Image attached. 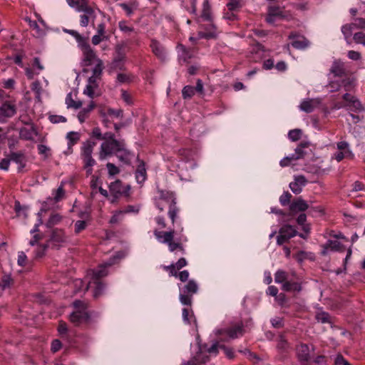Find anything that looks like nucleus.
Returning <instances> with one entry per match:
<instances>
[{"mask_svg":"<svg viewBox=\"0 0 365 365\" xmlns=\"http://www.w3.org/2000/svg\"><path fill=\"white\" fill-rule=\"evenodd\" d=\"M114 264L113 260H109L100 264L96 269L92 271V277L85 287L87 291L89 289H93V296L94 298L98 297L102 294L105 289V284L101 282V278L108 274V268Z\"/></svg>","mask_w":365,"mask_h":365,"instance_id":"f257e3e1","label":"nucleus"},{"mask_svg":"<svg viewBox=\"0 0 365 365\" xmlns=\"http://www.w3.org/2000/svg\"><path fill=\"white\" fill-rule=\"evenodd\" d=\"M175 231L173 229L170 231L163 232L155 230L154 235L156 239L162 243L167 244L170 252L179 250L182 253L185 252L183 242H187V239L185 236L181 235L174 241Z\"/></svg>","mask_w":365,"mask_h":365,"instance_id":"f03ea898","label":"nucleus"},{"mask_svg":"<svg viewBox=\"0 0 365 365\" xmlns=\"http://www.w3.org/2000/svg\"><path fill=\"white\" fill-rule=\"evenodd\" d=\"M73 304L76 310L71 314L70 321L75 326L87 324L90 320V315L87 312V304L80 300H76Z\"/></svg>","mask_w":365,"mask_h":365,"instance_id":"7ed1b4c3","label":"nucleus"},{"mask_svg":"<svg viewBox=\"0 0 365 365\" xmlns=\"http://www.w3.org/2000/svg\"><path fill=\"white\" fill-rule=\"evenodd\" d=\"M159 199L165 201L168 205V215L171 220L172 224L174 225L180 212L179 207L177 206L176 198L173 192L159 190Z\"/></svg>","mask_w":365,"mask_h":365,"instance_id":"20e7f679","label":"nucleus"},{"mask_svg":"<svg viewBox=\"0 0 365 365\" xmlns=\"http://www.w3.org/2000/svg\"><path fill=\"white\" fill-rule=\"evenodd\" d=\"M78 12H82L79 16L80 25L82 27H87L90 22L94 24L96 18V13L93 7L89 3H83L78 6L74 7Z\"/></svg>","mask_w":365,"mask_h":365,"instance_id":"39448f33","label":"nucleus"},{"mask_svg":"<svg viewBox=\"0 0 365 365\" xmlns=\"http://www.w3.org/2000/svg\"><path fill=\"white\" fill-rule=\"evenodd\" d=\"M180 289V301L183 305L191 306L193 294L197 293L198 286L193 279L189 280L187 283Z\"/></svg>","mask_w":365,"mask_h":365,"instance_id":"423d86ee","label":"nucleus"},{"mask_svg":"<svg viewBox=\"0 0 365 365\" xmlns=\"http://www.w3.org/2000/svg\"><path fill=\"white\" fill-rule=\"evenodd\" d=\"M103 140L104 142L101 145L99 151V159L101 160L113 155V148L115 145L113 143L118 141L115 139V135L110 132H106L103 134Z\"/></svg>","mask_w":365,"mask_h":365,"instance_id":"0eeeda50","label":"nucleus"},{"mask_svg":"<svg viewBox=\"0 0 365 365\" xmlns=\"http://www.w3.org/2000/svg\"><path fill=\"white\" fill-rule=\"evenodd\" d=\"M219 335H226L229 339H234L244 334L245 330L243 329L242 322H237L232 324L226 329H222L217 331Z\"/></svg>","mask_w":365,"mask_h":365,"instance_id":"6e6552de","label":"nucleus"},{"mask_svg":"<svg viewBox=\"0 0 365 365\" xmlns=\"http://www.w3.org/2000/svg\"><path fill=\"white\" fill-rule=\"evenodd\" d=\"M314 351V347L307 344L301 343L296 347V351L298 359L302 365H312L310 364L311 352Z\"/></svg>","mask_w":365,"mask_h":365,"instance_id":"1a4fd4ad","label":"nucleus"},{"mask_svg":"<svg viewBox=\"0 0 365 365\" xmlns=\"http://www.w3.org/2000/svg\"><path fill=\"white\" fill-rule=\"evenodd\" d=\"M113 144L115 145V147L113 148V154H115L121 162L125 164H129L130 161V153L126 149L124 140L114 141Z\"/></svg>","mask_w":365,"mask_h":365,"instance_id":"9d476101","label":"nucleus"},{"mask_svg":"<svg viewBox=\"0 0 365 365\" xmlns=\"http://www.w3.org/2000/svg\"><path fill=\"white\" fill-rule=\"evenodd\" d=\"M108 188L110 195H121L125 197L130 196V186L124 185L120 180H115L110 182Z\"/></svg>","mask_w":365,"mask_h":365,"instance_id":"9b49d317","label":"nucleus"},{"mask_svg":"<svg viewBox=\"0 0 365 365\" xmlns=\"http://www.w3.org/2000/svg\"><path fill=\"white\" fill-rule=\"evenodd\" d=\"M83 53V61L85 66H91V64L96 63L98 57L96 52L91 48L88 42L83 44L79 47Z\"/></svg>","mask_w":365,"mask_h":365,"instance_id":"f8f14e48","label":"nucleus"},{"mask_svg":"<svg viewBox=\"0 0 365 365\" xmlns=\"http://www.w3.org/2000/svg\"><path fill=\"white\" fill-rule=\"evenodd\" d=\"M16 113V105L11 101L4 102L0 106V122L5 121L6 118L14 116Z\"/></svg>","mask_w":365,"mask_h":365,"instance_id":"ddd939ff","label":"nucleus"},{"mask_svg":"<svg viewBox=\"0 0 365 365\" xmlns=\"http://www.w3.org/2000/svg\"><path fill=\"white\" fill-rule=\"evenodd\" d=\"M289 38L292 40L291 44L296 49H305L309 46V40L298 33H290Z\"/></svg>","mask_w":365,"mask_h":365,"instance_id":"4468645a","label":"nucleus"},{"mask_svg":"<svg viewBox=\"0 0 365 365\" xmlns=\"http://www.w3.org/2000/svg\"><path fill=\"white\" fill-rule=\"evenodd\" d=\"M198 31V37L200 38H215L217 37L216 26L211 22L207 25H200Z\"/></svg>","mask_w":365,"mask_h":365,"instance_id":"2eb2a0df","label":"nucleus"},{"mask_svg":"<svg viewBox=\"0 0 365 365\" xmlns=\"http://www.w3.org/2000/svg\"><path fill=\"white\" fill-rule=\"evenodd\" d=\"M30 125V128L23 127L19 130V137L21 139L32 141L34 140V137L38 135L36 125L34 124Z\"/></svg>","mask_w":365,"mask_h":365,"instance_id":"dca6fc26","label":"nucleus"},{"mask_svg":"<svg viewBox=\"0 0 365 365\" xmlns=\"http://www.w3.org/2000/svg\"><path fill=\"white\" fill-rule=\"evenodd\" d=\"M153 54L160 61L166 58V51L164 46L157 40L152 39L150 45Z\"/></svg>","mask_w":365,"mask_h":365,"instance_id":"f3484780","label":"nucleus"},{"mask_svg":"<svg viewBox=\"0 0 365 365\" xmlns=\"http://www.w3.org/2000/svg\"><path fill=\"white\" fill-rule=\"evenodd\" d=\"M330 73L336 77L345 76L346 71L344 62L340 60H335L330 68Z\"/></svg>","mask_w":365,"mask_h":365,"instance_id":"a211bd4d","label":"nucleus"},{"mask_svg":"<svg viewBox=\"0 0 365 365\" xmlns=\"http://www.w3.org/2000/svg\"><path fill=\"white\" fill-rule=\"evenodd\" d=\"M319 104L320 101L317 98L307 99L301 103L299 108L306 113H312Z\"/></svg>","mask_w":365,"mask_h":365,"instance_id":"6ab92c4d","label":"nucleus"},{"mask_svg":"<svg viewBox=\"0 0 365 365\" xmlns=\"http://www.w3.org/2000/svg\"><path fill=\"white\" fill-rule=\"evenodd\" d=\"M307 183V180L303 175H297L294 178V182L289 184V187L292 191L295 194H299L302 192V187Z\"/></svg>","mask_w":365,"mask_h":365,"instance_id":"aec40b11","label":"nucleus"},{"mask_svg":"<svg viewBox=\"0 0 365 365\" xmlns=\"http://www.w3.org/2000/svg\"><path fill=\"white\" fill-rule=\"evenodd\" d=\"M307 202L302 198L292 201L289 205V210L292 212H304L309 208Z\"/></svg>","mask_w":365,"mask_h":365,"instance_id":"412c9836","label":"nucleus"},{"mask_svg":"<svg viewBox=\"0 0 365 365\" xmlns=\"http://www.w3.org/2000/svg\"><path fill=\"white\" fill-rule=\"evenodd\" d=\"M10 159L11 161H14L19 165V172H21L22 170L25 168L26 159L24 153L13 152L10 154Z\"/></svg>","mask_w":365,"mask_h":365,"instance_id":"4be33fe9","label":"nucleus"},{"mask_svg":"<svg viewBox=\"0 0 365 365\" xmlns=\"http://www.w3.org/2000/svg\"><path fill=\"white\" fill-rule=\"evenodd\" d=\"M306 221H307V215L304 213L300 214L297 219V222L298 225L302 226V230L304 232V233L299 234V237H301L303 239H307L308 237V235L310 232V226H309V225L305 223Z\"/></svg>","mask_w":365,"mask_h":365,"instance_id":"5701e85b","label":"nucleus"},{"mask_svg":"<svg viewBox=\"0 0 365 365\" xmlns=\"http://www.w3.org/2000/svg\"><path fill=\"white\" fill-rule=\"evenodd\" d=\"M323 250L322 254L325 255L328 250L339 251L342 248V245L337 240H328L322 246Z\"/></svg>","mask_w":365,"mask_h":365,"instance_id":"b1692460","label":"nucleus"},{"mask_svg":"<svg viewBox=\"0 0 365 365\" xmlns=\"http://www.w3.org/2000/svg\"><path fill=\"white\" fill-rule=\"evenodd\" d=\"M139 164L138 165L135 171V178L138 183H143L147 178V173L145 167V163L143 160H138Z\"/></svg>","mask_w":365,"mask_h":365,"instance_id":"393cba45","label":"nucleus"},{"mask_svg":"<svg viewBox=\"0 0 365 365\" xmlns=\"http://www.w3.org/2000/svg\"><path fill=\"white\" fill-rule=\"evenodd\" d=\"M208 360L209 356L207 354L200 352L197 354V355L195 356L190 361H188L186 363H184L182 365H200L201 364L207 362Z\"/></svg>","mask_w":365,"mask_h":365,"instance_id":"a878e982","label":"nucleus"},{"mask_svg":"<svg viewBox=\"0 0 365 365\" xmlns=\"http://www.w3.org/2000/svg\"><path fill=\"white\" fill-rule=\"evenodd\" d=\"M96 143L91 139H89L83 143L82 146V156L89 157L92 156L93 148L96 146Z\"/></svg>","mask_w":365,"mask_h":365,"instance_id":"bb28decb","label":"nucleus"},{"mask_svg":"<svg viewBox=\"0 0 365 365\" xmlns=\"http://www.w3.org/2000/svg\"><path fill=\"white\" fill-rule=\"evenodd\" d=\"M282 288L286 292L295 291L299 292L302 290L301 284L298 282H292L291 279L285 282V283L282 284Z\"/></svg>","mask_w":365,"mask_h":365,"instance_id":"cd10ccee","label":"nucleus"},{"mask_svg":"<svg viewBox=\"0 0 365 365\" xmlns=\"http://www.w3.org/2000/svg\"><path fill=\"white\" fill-rule=\"evenodd\" d=\"M201 18L209 22L212 21L211 6L210 4L209 0H205L203 2Z\"/></svg>","mask_w":365,"mask_h":365,"instance_id":"c85d7f7f","label":"nucleus"},{"mask_svg":"<svg viewBox=\"0 0 365 365\" xmlns=\"http://www.w3.org/2000/svg\"><path fill=\"white\" fill-rule=\"evenodd\" d=\"M281 233L285 235L289 240L297 235L295 228L289 225H283L279 230Z\"/></svg>","mask_w":365,"mask_h":365,"instance_id":"c756f323","label":"nucleus"},{"mask_svg":"<svg viewBox=\"0 0 365 365\" xmlns=\"http://www.w3.org/2000/svg\"><path fill=\"white\" fill-rule=\"evenodd\" d=\"M51 240L58 243L64 242L66 240V237L62 230H54L52 232Z\"/></svg>","mask_w":365,"mask_h":365,"instance_id":"7c9ffc66","label":"nucleus"},{"mask_svg":"<svg viewBox=\"0 0 365 365\" xmlns=\"http://www.w3.org/2000/svg\"><path fill=\"white\" fill-rule=\"evenodd\" d=\"M95 104L93 102L88 106V107L82 109L78 114V118L81 123H83L88 116V113L94 108Z\"/></svg>","mask_w":365,"mask_h":365,"instance_id":"2f4dec72","label":"nucleus"},{"mask_svg":"<svg viewBox=\"0 0 365 365\" xmlns=\"http://www.w3.org/2000/svg\"><path fill=\"white\" fill-rule=\"evenodd\" d=\"M65 31L75 38L79 47L88 42V38L82 36L77 31L65 30Z\"/></svg>","mask_w":365,"mask_h":365,"instance_id":"473e14b6","label":"nucleus"},{"mask_svg":"<svg viewBox=\"0 0 365 365\" xmlns=\"http://www.w3.org/2000/svg\"><path fill=\"white\" fill-rule=\"evenodd\" d=\"M289 279L288 273L283 270H278L274 274V281L276 283L284 284Z\"/></svg>","mask_w":365,"mask_h":365,"instance_id":"72a5a7b5","label":"nucleus"},{"mask_svg":"<svg viewBox=\"0 0 365 365\" xmlns=\"http://www.w3.org/2000/svg\"><path fill=\"white\" fill-rule=\"evenodd\" d=\"M81 135L78 132H69L66 135V138L68 140V145L69 148L76 144L80 140Z\"/></svg>","mask_w":365,"mask_h":365,"instance_id":"f704fd0d","label":"nucleus"},{"mask_svg":"<svg viewBox=\"0 0 365 365\" xmlns=\"http://www.w3.org/2000/svg\"><path fill=\"white\" fill-rule=\"evenodd\" d=\"M12 284L13 279L9 275H4L0 282V294L4 289L9 288Z\"/></svg>","mask_w":365,"mask_h":365,"instance_id":"c9c22d12","label":"nucleus"},{"mask_svg":"<svg viewBox=\"0 0 365 365\" xmlns=\"http://www.w3.org/2000/svg\"><path fill=\"white\" fill-rule=\"evenodd\" d=\"M66 103L68 108H73L78 109L81 107L82 102L80 101H76L72 98V94L70 93L66 98Z\"/></svg>","mask_w":365,"mask_h":365,"instance_id":"e433bc0d","label":"nucleus"},{"mask_svg":"<svg viewBox=\"0 0 365 365\" xmlns=\"http://www.w3.org/2000/svg\"><path fill=\"white\" fill-rule=\"evenodd\" d=\"M84 162V168L86 169V173L88 175H91L93 172L92 166L96 164V160L92 158V156L89 157H83Z\"/></svg>","mask_w":365,"mask_h":365,"instance_id":"4c0bfd02","label":"nucleus"},{"mask_svg":"<svg viewBox=\"0 0 365 365\" xmlns=\"http://www.w3.org/2000/svg\"><path fill=\"white\" fill-rule=\"evenodd\" d=\"M182 53L180 56V62L189 63L190 59L193 56L192 52L185 48V46H181Z\"/></svg>","mask_w":365,"mask_h":365,"instance_id":"58836bf2","label":"nucleus"},{"mask_svg":"<svg viewBox=\"0 0 365 365\" xmlns=\"http://www.w3.org/2000/svg\"><path fill=\"white\" fill-rule=\"evenodd\" d=\"M118 27L121 31L125 34L130 36L132 33L135 32V29L133 26H129L125 21H120L118 23Z\"/></svg>","mask_w":365,"mask_h":365,"instance_id":"ea45409f","label":"nucleus"},{"mask_svg":"<svg viewBox=\"0 0 365 365\" xmlns=\"http://www.w3.org/2000/svg\"><path fill=\"white\" fill-rule=\"evenodd\" d=\"M348 109L351 111L357 112L364 110V107L361 102L357 99H354L352 102L349 104H347Z\"/></svg>","mask_w":365,"mask_h":365,"instance_id":"a19ab883","label":"nucleus"},{"mask_svg":"<svg viewBox=\"0 0 365 365\" xmlns=\"http://www.w3.org/2000/svg\"><path fill=\"white\" fill-rule=\"evenodd\" d=\"M268 12L277 18L283 19L285 16L283 14V10L279 6H272L268 8Z\"/></svg>","mask_w":365,"mask_h":365,"instance_id":"79ce46f5","label":"nucleus"},{"mask_svg":"<svg viewBox=\"0 0 365 365\" xmlns=\"http://www.w3.org/2000/svg\"><path fill=\"white\" fill-rule=\"evenodd\" d=\"M309 146V143L307 142H302L295 149V154L299 157V159L303 158L306 152L304 150V148H307Z\"/></svg>","mask_w":365,"mask_h":365,"instance_id":"37998d69","label":"nucleus"},{"mask_svg":"<svg viewBox=\"0 0 365 365\" xmlns=\"http://www.w3.org/2000/svg\"><path fill=\"white\" fill-rule=\"evenodd\" d=\"M103 69V63L101 59H97V62L96 63L95 67L93 69V76L100 78L102 74V71Z\"/></svg>","mask_w":365,"mask_h":365,"instance_id":"c03bdc74","label":"nucleus"},{"mask_svg":"<svg viewBox=\"0 0 365 365\" xmlns=\"http://www.w3.org/2000/svg\"><path fill=\"white\" fill-rule=\"evenodd\" d=\"M195 88L191 86H185L182 91V95L184 99L191 98L195 95Z\"/></svg>","mask_w":365,"mask_h":365,"instance_id":"a18cd8bd","label":"nucleus"},{"mask_svg":"<svg viewBox=\"0 0 365 365\" xmlns=\"http://www.w3.org/2000/svg\"><path fill=\"white\" fill-rule=\"evenodd\" d=\"M316 319L322 323H331V316L324 312H318L316 314Z\"/></svg>","mask_w":365,"mask_h":365,"instance_id":"49530a36","label":"nucleus"},{"mask_svg":"<svg viewBox=\"0 0 365 365\" xmlns=\"http://www.w3.org/2000/svg\"><path fill=\"white\" fill-rule=\"evenodd\" d=\"M302 134V131L300 129H294L291 130L289 133L288 136L289 138L292 141H297L300 139L301 135Z\"/></svg>","mask_w":365,"mask_h":365,"instance_id":"de8ad7c7","label":"nucleus"},{"mask_svg":"<svg viewBox=\"0 0 365 365\" xmlns=\"http://www.w3.org/2000/svg\"><path fill=\"white\" fill-rule=\"evenodd\" d=\"M277 347L278 349H279L281 351H285L289 347V343L287 342V341L286 340V339L284 338V336L283 335H280L279 336V340H278Z\"/></svg>","mask_w":365,"mask_h":365,"instance_id":"09e8293b","label":"nucleus"},{"mask_svg":"<svg viewBox=\"0 0 365 365\" xmlns=\"http://www.w3.org/2000/svg\"><path fill=\"white\" fill-rule=\"evenodd\" d=\"M123 213L120 210L115 211L109 220L110 224H118L123 220Z\"/></svg>","mask_w":365,"mask_h":365,"instance_id":"8fccbe9b","label":"nucleus"},{"mask_svg":"<svg viewBox=\"0 0 365 365\" xmlns=\"http://www.w3.org/2000/svg\"><path fill=\"white\" fill-rule=\"evenodd\" d=\"M353 29H354L353 23L345 24L341 27V32L343 33L346 38L351 36Z\"/></svg>","mask_w":365,"mask_h":365,"instance_id":"3c124183","label":"nucleus"},{"mask_svg":"<svg viewBox=\"0 0 365 365\" xmlns=\"http://www.w3.org/2000/svg\"><path fill=\"white\" fill-rule=\"evenodd\" d=\"M109 176H114L120 173V169L113 163H108L106 164Z\"/></svg>","mask_w":365,"mask_h":365,"instance_id":"603ef678","label":"nucleus"},{"mask_svg":"<svg viewBox=\"0 0 365 365\" xmlns=\"http://www.w3.org/2000/svg\"><path fill=\"white\" fill-rule=\"evenodd\" d=\"M91 138L98 140H103V134L102 133L100 128L95 127L93 128Z\"/></svg>","mask_w":365,"mask_h":365,"instance_id":"864d4df0","label":"nucleus"},{"mask_svg":"<svg viewBox=\"0 0 365 365\" xmlns=\"http://www.w3.org/2000/svg\"><path fill=\"white\" fill-rule=\"evenodd\" d=\"M193 317V312L191 309L184 308L182 309V319L184 322L190 324V318Z\"/></svg>","mask_w":365,"mask_h":365,"instance_id":"5fc2aeb1","label":"nucleus"},{"mask_svg":"<svg viewBox=\"0 0 365 365\" xmlns=\"http://www.w3.org/2000/svg\"><path fill=\"white\" fill-rule=\"evenodd\" d=\"M336 146H337V149L339 151H344L346 154L352 155L351 151L349 149V143L347 142L340 141V142L337 143Z\"/></svg>","mask_w":365,"mask_h":365,"instance_id":"6e6d98bb","label":"nucleus"},{"mask_svg":"<svg viewBox=\"0 0 365 365\" xmlns=\"http://www.w3.org/2000/svg\"><path fill=\"white\" fill-rule=\"evenodd\" d=\"M227 6L230 11H236L240 9L242 5L240 3V0H231L227 3Z\"/></svg>","mask_w":365,"mask_h":365,"instance_id":"4d7b16f0","label":"nucleus"},{"mask_svg":"<svg viewBox=\"0 0 365 365\" xmlns=\"http://www.w3.org/2000/svg\"><path fill=\"white\" fill-rule=\"evenodd\" d=\"M292 195L289 192H284L279 197V202L282 205H287L291 200Z\"/></svg>","mask_w":365,"mask_h":365,"instance_id":"13d9d810","label":"nucleus"},{"mask_svg":"<svg viewBox=\"0 0 365 365\" xmlns=\"http://www.w3.org/2000/svg\"><path fill=\"white\" fill-rule=\"evenodd\" d=\"M31 65H32V67L39 73H40V71H41L44 69V66L41 63V60L38 57H35L33 59Z\"/></svg>","mask_w":365,"mask_h":365,"instance_id":"bf43d9fd","label":"nucleus"},{"mask_svg":"<svg viewBox=\"0 0 365 365\" xmlns=\"http://www.w3.org/2000/svg\"><path fill=\"white\" fill-rule=\"evenodd\" d=\"M65 195V191L62 186H60L55 192L53 200L55 202H59L61 200Z\"/></svg>","mask_w":365,"mask_h":365,"instance_id":"052dcab7","label":"nucleus"},{"mask_svg":"<svg viewBox=\"0 0 365 365\" xmlns=\"http://www.w3.org/2000/svg\"><path fill=\"white\" fill-rule=\"evenodd\" d=\"M48 119L52 123H65L67 120L64 116L58 115H51Z\"/></svg>","mask_w":365,"mask_h":365,"instance_id":"680f3d73","label":"nucleus"},{"mask_svg":"<svg viewBox=\"0 0 365 365\" xmlns=\"http://www.w3.org/2000/svg\"><path fill=\"white\" fill-rule=\"evenodd\" d=\"M354 41L356 43L365 45V34L363 32H357L354 35Z\"/></svg>","mask_w":365,"mask_h":365,"instance_id":"e2e57ef3","label":"nucleus"},{"mask_svg":"<svg viewBox=\"0 0 365 365\" xmlns=\"http://www.w3.org/2000/svg\"><path fill=\"white\" fill-rule=\"evenodd\" d=\"M327 87L330 88V92H336L339 91L341 84L338 81H331L329 82Z\"/></svg>","mask_w":365,"mask_h":365,"instance_id":"0e129e2a","label":"nucleus"},{"mask_svg":"<svg viewBox=\"0 0 365 365\" xmlns=\"http://www.w3.org/2000/svg\"><path fill=\"white\" fill-rule=\"evenodd\" d=\"M87 224L84 220H78L75 223V232L80 233L81 231L86 229Z\"/></svg>","mask_w":365,"mask_h":365,"instance_id":"69168bd1","label":"nucleus"},{"mask_svg":"<svg viewBox=\"0 0 365 365\" xmlns=\"http://www.w3.org/2000/svg\"><path fill=\"white\" fill-rule=\"evenodd\" d=\"M96 31V34H98L99 36H103L107 39L108 38V36L106 35V24L104 23H101L97 26Z\"/></svg>","mask_w":365,"mask_h":365,"instance_id":"338daca9","label":"nucleus"},{"mask_svg":"<svg viewBox=\"0 0 365 365\" xmlns=\"http://www.w3.org/2000/svg\"><path fill=\"white\" fill-rule=\"evenodd\" d=\"M355 29H365V19L356 18L355 22L353 23Z\"/></svg>","mask_w":365,"mask_h":365,"instance_id":"774afa93","label":"nucleus"}]
</instances>
